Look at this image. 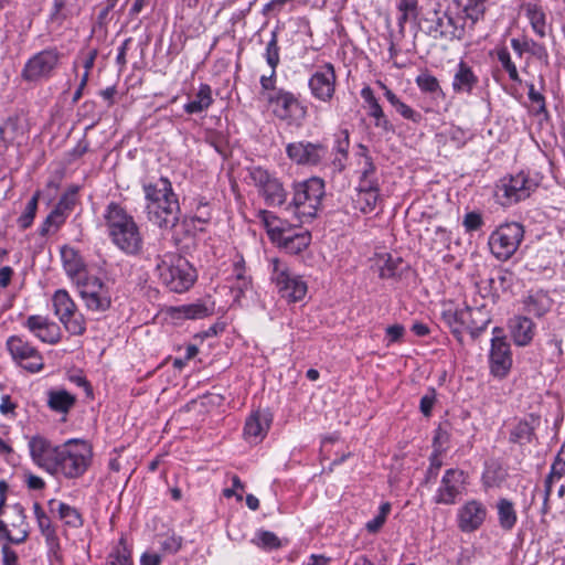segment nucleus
Returning a JSON list of instances; mask_svg holds the SVG:
<instances>
[{"mask_svg":"<svg viewBox=\"0 0 565 565\" xmlns=\"http://www.w3.org/2000/svg\"><path fill=\"white\" fill-rule=\"evenodd\" d=\"M487 0H443L418 18L422 32L433 40H461L466 29L483 19Z\"/></svg>","mask_w":565,"mask_h":565,"instance_id":"nucleus-1","label":"nucleus"},{"mask_svg":"<svg viewBox=\"0 0 565 565\" xmlns=\"http://www.w3.org/2000/svg\"><path fill=\"white\" fill-rule=\"evenodd\" d=\"M146 213L150 223L160 228H173L180 220V204L170 180L166 177L145 183Z\"/></svg>","mask_w":565,"mask_h":565,"instance_id":"nucleus-2","label":"nucleus"},{"mask_svg":"<svg viewBox=\"0 0 565 565\" xmlns=\"http://www.w3.org/2000/svg\"><path fill=\"white\" fill-rule=\"evenodd\" d=\"M103 218L110 242L124 254L137 256L143 248V236L134 216L117 202H109Z\"/></svg>","mask_w":565,"mask_h":565,"instance_id":"nucleus-3","label":"nucleus"},{"mask_svg":"<svg viewBox=\"0 0 565 565\" xmlns=\"http://www.w3.org/2000/svg\"><path fill=\"white\" fill-rule=\"evenodd\" d=\"M156 271L160 281L177 294L188 291L198 278L196 270L190 262L171 252L157 256Z\"/></svg>","mask_w":565,"mask_h":565,"instance_id":"nucleus-4","label":"nucleus"},{"mask_svg":"<svg viewBox=\"0 0 565 565\" xmlns=\"http://www.w3.org/2000/svg\"><path fill=\"white\" fill-rule=\"evenodd\" d=\"M92 459L90 446L82 439H70L58 445L51 475L74 479L85 473Z\"/></svg>","mask_w":565,"mask_h":565,"instance_id":"nucleus-5","label":"nucleus"},{"mask_svg":"<svg viewBox=\"0 0 565 565\" xmlns=\"http://www.w3.org/2000/svg\"><path fill=\"white\" fill-rule=\"evenodd\" d=\"M324 181L312 177L294 185L292 201L286 206L287 211L296 214L301 222L316 216L324 196Z\"/></svg>","mask_w":565,"mask_h":565,"instance_id":"nucleus-6","label":"nucleus"},{"mask_svg":"<svg viewBox=\"0 0 565 565\" xmlns=\"http://www.w3.org/2000/svg\"><path fill=\"white\" fill-rule=\"evenodd\" d=\"M541 178L537 174L520 171L501 178L495 185V199L502 206H511L523 201L537 189Z\"/></svg>","mask_w":565,"mask_h":565,"instance_id":"nucleus-7","label":"nucleus"},{"mask_svg":"<svg viewBox=\"0 0 565 565\" xmlns=\"http://www.w3.org/2000/svg\"><path fill=\"white\" fill-rule=\"evenodd\" d=\"M267 107L275 118L288 126H301L308 115V108L300 96L285 88L267 96Z\"/></svg>","mask_w":565,"mask_h":565,"instance_id":"nucleus-8","label":"nucleus"},{"mask_svg":"<svg viewBox=\"0 0 565 565\" xmlns=\"http://www.w3.org/2000/svg\"><path fill=\"white\" fill-rule=\"evenodd\" d=\"M524 238V227L518 222H509L498 226L489 236L488 245L491 254L501 262L510 259Z\"/></svg>","mask_w":565,"mask_h":565,"instance_id":"nucleus-9","label":"nucleus"},{"mask_svg":"<svg viewBox=\"0 0 565 565\" xmlns=\"http://www.w3.org/2000/svg\"><path fill=\"white\" fill-rule=\"evenodd\" d=\"M63 53L49 47L32 55L21 71V77L29 83H39L53 77L61 65Z\"/></svg>","mask_w":565,"mask_h":565,"instance_id":"nucleus-10","label":"nucleus"},{"mask_svg":"<svg viewBox=\"0 0 565 565\" xmlns=\"http://www.w3.org/2000/svg\"><path fill=\"white\" fill-rule=\"evenodd\" d=\"M270 267L271 281L282 298L290 302H297L305 298L308 287L301 276L294 274L288 265L279 258H271Z\"/></svg>","mask_w":565,"mask_h":565,"instance_id":"nucleus-11","label":"nucleus"},{"mask_svg":"<svg viewBox=\"0 0 565 565\" xmlns=\"http://www.w3.org/2000/svg\"><path fill=\"white\" fill-rule=\"evenodd\" d=\"M247 173L267 205L280 206L287 202L288 192L275 173L260 166L247 168Z\"/></svg>","mask_w":565,"mask_h":565,"instance_id":"nucleus-12","label":"nucleus"},{"mask_svg":"<svg viewBox=\"0 0 565 565\" xmlns=\"http://www.w3.org/2000/svg\"><path fill=\"white\" fill-rule=\"evenodd\" d=\"M52 302L54 313L57 316L67 332L72 335H82L85 333V318L77 310V306L66 290H56L53 295Z\"/></svg>","mask_w":565,"mask_h":565,"instance_id":"nucleus-13","label":"nucleus"},{"mask_svg":"<svg viewBox=\"0 0 565 565\" xmlns=\"http://www.w3.org/2000/svg\"><path fill=\"white\" fill-rule=\"evenodd\" d=\"M469 483V476L459 468L447 469L440 480L433 501L436 504L452 505L461 498Z\"/></svg>","mask_w":565,"mask_h":565,"instance_id":"nucleus-14","label":"nucleus"},{"mask_svg":"<svg viewBox=\"0 0 565 565\" xmlns=\"http://www.w3.org/2000/svg\"><path fill=\"white\" fill-rule=\"evenodd\" d=\"M0 519V537H4L13 544L26 541L30 526L26 522L25 510L20 503L8 505Z\"/></svg>","mask_w":565,"mask_h":565,"instance_id":"nucleus-15","label":"nucleus"},{"mask_svg":"<svg viewBox=\"0 0 565 565\" xmlns=\"http://www.w3.org/2000/svg\"><path fill=\"white\" fill-rule=\"evenodd\" d=\"M12 360L30 373L40 372L44 367L41 353L35 347L20 335H11L6 342Z\"/></svg>","mask_w":565,"mask_h":565,"instance_id":"nucleus-16","label":"nucleus"},{"mask_svg":"<svg viewBox=\"0 0 565 565\" xmlns=\"http://www.w3.org/2000/svg\"><path fill=\"white\" fill-rule=\"evenodd\" d=\"M85 306L90 311L103 312L110 308L111 298L106 285L97 277L87 276L76 282Z\"/></svg>","mask_w":565,"mask_h":565,"instance_id":"nucleus-17","label":"nucleus"},{"mask_svg":"<svg viewBox=\"0 0 565 565\" xmlns=\"http://www.w3.org/2000/svg\"><path fill=\"white\" fill-rule=\"evenodd\" d=\"M337 74L333 64L327 62L317 67L308 79L311 96L322 103H330L335 94Z\"/></svg>","mask_w":565,"mask_h":565,"instance_id":"nucleus-18","label":"nucleus"},{"mask_svg":"<svg viewBox=\"0 0 565 565\" xmlns=\"http://www.w3.org/2000/svg\"><path fill=\"white\" fill-rule=\"evenodd\" d=\"M287 157L298 166L317 167L328 154V147L322 142L294 141L286 146Z\"/></svg>","mask_w":565,"mask_h":565,"instance_id":"nucleus-19","label":"nucleus"},{"mask_svg":"<svg viewBox=\"0 0 565 565\" xmlns=\"http://www.w3.org/2000/svg\"><path fill=\"white\" fill-rule=\"evenodd\" d=\"M488 516L486 504L477 499L467 500L461 504L456 513V523L462 533H472L478 531Z\"/></svg>","mask_w":565,"mask_h":565,"instance_id":"nucleus-20","label":"nucleus"},{"mask_svg":"<svg viewBox=\"0 0 565 565\" xmlns=\"http://www.w3.org/2000/svg\"><path fill=\"white\" fill-rule=\"evenodd\" d=\"M490 350V370L497 377H504L511 369L512 356L510 344L502 335V330L498 327L493 329Z\"/></svg>","mask_w":565,"mask_h":565,"instance_id":"nucleus-21","label":"nucleus"},{"mask_svg":"<svg viewBox=\"0 0 565 565\" xmlns=\"http://www.w3.org/2000/svg\"><path fill=\"white\" fill-rule=\"evenodd\" d=\"M32 461L51 475L54 461H56L58 445H53L43 436L35 435L28 443Z\"/></svg>","mask_w":565,"mask_h":565,"instance_id":"nucleus-22","label":"nucleus"},{"mask_svg":"<svg viewBox=\"0 0 565 565\" xmlns=\"http://www.w3.org/2000/svg\"><path fill=\"white\" fill-rule=\"evenodd\" d=\"M81 12L79 0H53L47 24L51 32L66 29Z\"/></svg>","mask_w":565,"mask_h":565,"instance_id":"nucleus-23","label":"nucleus"},{"mask_svg":"<svg viewBox=\"0 0 565 565\" xmlns=\"http://www.w3.org/2000/svg\"><path fill=\"white\" fill-rule=\"evenodd\" d=\"M380 198V185L358 183L351 194V207L354 212L367 214L374 211Z\"/></svg>","mask_w":565,"mask_h":565,"instance_id":"nucleus-24","label":"nucleus"},{"mask_svg":"<svg viewBox=\"0 0 565 565\" xmlns=\"http://www.w3.org/2000/svg\"><path fill=\"white\" fill-rule=\"evenodd\" d=\"M24 326L42 342L55 344L60 341L61 332L58 326L46 317L39 315L30 316Z\"/></svg>","mask_w":565,"mask_h":565,"instance_id":"nucleus-25","label":"nucleus"},{"mask_svg":"<svg viewBox=\"0 0 565 565\" xmlns=\"http://www.w3.org/2000/svg\"><path fill=\"white\" fill-rule=\"evenodd\" d=\"M541 424V417L536 414H529L520 419L510 430L509 441L518 445L531 444L535 438V430Z\"/></svg>","mask_w":565,"mask_h":565,"instance_id":"nucleus-26","label":"nucleus"},{"mask_svg":"<svg viewBox=\"0 0 565 565\" xmlns=\"http://www.w3.org/2000/svg\"><path fill=\"white\" fill-rule=\"evenodd\" d=\"M231 281L232 292L235 294L234 299L238 301L245 294L252 289V278L246 273L245 259L241 254H236L233 259Z\"/></svg>","mask_w":565,"mask_h":565,"instance_id":"nucleus-27","label":"nucleus"},{"mask_svg":"<svg viewBox=\"0 0 565 565\" xmlns=\"http://www.w3.org/2000/svg\"><path fill=\"white\" fill-rule=\"evenodd\" d=\"M61 259L66 275L75 282L87 277L86 265L79 252L70 246L61 248Z\"/></svg>","mask_w":565,"mask_h":565,"instance_id":"nucleus-28","label":"nucleus"},{"mask_svg":"<svg viewBox=\"0 0 565 565\" xmlns=\"http://www.w3.org/2000/svg\"><path fill=\"white\" fill-rule=\"evenodd\" d=\"M311 241V235L308 231L287 227L286 231L278 236L275 242L279 247L284 248L289 254H299L305 250Z\"/></svg>","mask_w":565,"mask_h":565,"instance_id":"nucleus-29","label":"nucleus"},{"mask_svg":"<svg viewBox=\"0 0 565 565\" xmlns=\"http://www.w3.org/2000/svg\"><path fill=\"white\" fill-rule=\"evenodd\" d=\"M271 418L267 412L256 411L247 417L244 426V436L250 443L263 440L270 427Z\"/></svg>","mask_w":565,"mask_h":565,"instance_id":"nucleus-30","label":"nucleus"},{"mask_svg":"<svg viewBox=\"0 0 565 565\" xmlns=\"http://www.w3.org/2000/svg\"><path fill=\"white\" fill-rule=\"evenodd\" d=\"M33 512L41 534L45 537V543L51 553H56L61 545L56 534L55 526L52 524L50 516L43 510L39 502L33 503Z\"/></svg>","mask_w":565,"mask_h":565,"instance_id":"nucleus-31","label":"nucleus"},{"mask_svg":"<svg viewBox=\"0 0 565 565\" xmlns=\"http://www.w3.org/2000/svg\"><path fill=\"white\" fill-rule=\"evenodd\" d=\"M479 84V77L473 70L463 61H461L455 70L451 87L456 94L470 95L475 87Z\"/></svg>","mask_w":565,"mask_h":565,"instance_id":"nucleus-32","label":"nucleus"},{"mask_svg":"<svg viewBox=\"0 0 565 565\" xmlns=\"http://www.w3.org/2000/svg\"><path fill=\"white\" fill-rule=\"evenodd\" d=\"M361 97L369 106V116L374 118V126L381 128L385 132H393L394 127L384 114L382 106L374 96L373 89L365 86L361 89Z\"/></svg>","mask_w":565,"mask_h":565,"instance_id":"nucleus-33","label":"nucleus"},{"mask_svg":"<svg viewBox=\"0 0 565 565\" xmlns=\"http://www.w3.org/2000/svg\"><path fill=\"white\" fill-rule=\"evenodd\" d=\"M465 324L463 330L467 329L472 338L479 337L488 327L491 319L483 308L465 307Z\"/></svg>","mask_w":565,"mask_h":565,"instance_id":"nucleus-34","label":"nucleus"},{"mask_svg":"<svg viewBox=\"0 0 565 565\" xmlns=\"http://www.w3.org/2000/svg\"><path fill=\"white\" fill-rule=\"evenodd\" d=\"M533 32L541 39L547 35V17L542 6L527 2L522 6Z\"/></svg>","mask_w":565,"mask_h":565,"instance_id":"nucleus-35","label":"nucleus"},{"mask_svg":"<svg viewBox=\"0 0 565 565\" xmlns=\"http://www.w3.org/2000/svg\"><path fill=\"white\" fill-rule=\"evenodd\" d=\"M510 328L513 341L519 347L527 345L534 337L535 324L527 317L519 316L513 318L510 322Z\"/></svg>","mask_w":565,"mask_h":565,"instance_id":"nucleus-36","label":"nucleus"},{"mask_svg":"<svg viewBox=\"0 0 565 565\" xmlns=\"http://www.w3.org/2000/svg\"><path fill=\"white\" fill-rule=\"evenodd\" d=\"M212 313L213 307L206 306L201 301L171 307L169 309V315L172 319H203Z\"/></svg>","mask_w":565,"mask_h":565,"instance_id":"nucleus-37","label":"nucleus"},{"mask_svg":"<svg viewBox=\"0 0 565 565\" xmlns=\"http://www.w3.org/2000/svg\"><path fill=\"white\" fill-rule=\"evenodd\" d=\"M523 303L529 313L541 318L551 310L553 299L550 297L547 291L536 290L531 291L524 299Z\"/></svg>","mask_w":565,"mask_h":565,"instance_id":"nucleus-38","label":"nucleus"},{"mask_svg":"<svg viewBox=\"0 0 565 565\" xmlns=\"http://www.w3.org/2000/svg\"><path fill=\"white\" fill-rule=\"evenodd\" d=\"M213 103L214 98L211 86L202 83L200 84L194 98L184 104L183 109L189 115L200 114L207 110Z\"/></svg>","mask_w":565,"mask_h":565,"instance_id":"nucleus-39","label":"nucleus"},{"mask_svg":"<svg viewBox=\"0 0 565 565\" xmlns=\"http://www.w3.org/2000/svg\"><path fill=\"white\" fill-rule=\"evenodd\" d=\"M499 526L507 532L514 529L518 522V513L514 503L507 498H500L495 504Z\"/></svg>","mask_w":565,"mask_h":565,"instance_id":"nucleus-40","label":"nucleus"},{"mask_svg":"<svg viewBox=\"0 0 565 565\" xmlns=\"http://www.w3.org/2000/svg\"><path fill=\"white\" fill-rule=\"evenodd\" d=\"M49 507L52 512H57L58 518L68 526L77 529L84 523L79 511L64 502H58L55 499L49 501Z\"/></svg>","mask_w":565,"mask_h":565,"instance_id":"nucleus-41","label":"nucleus"},{"mask_svg":"<svg viewBox=\"0 0 565 565\" xmlns=\"http://www.w3.org/2000/svg\"><path fill=\"white\" fill-rule=\"evenodd\" d=\"M76 397L66 390H54L49 392V407L61 414L68 413L75 405Z\"/></svg>","mask_w":565,"mask_h":565,"instance_id":"nucleus-42","label":"nucleus"},{"mask_svg":"<svg viewBox=\"0 0 565 565\" xmlns=\"http://www.w3.org/2000/svg\"><path fill=\"white\" fill-rule=\"evenodd\" d=\"M465 308H447L441 312V319L449 327L451 333L457 340H462L463 324H465Z\"/></svg>","mask_w":565,"mask_h":565,"instance_id":"nucleus-43","label":"nucleus"},{"mask_svg":"<svg viewBox=\"0 0 565 565\" xmlns=\"http://www.w3.org/2000/svg\"><path fill=\"white\" fill-rule=\"evenodd\" d=\"M258 218L265 226L269 238L274 243L278 239V236H280L286 231V228L289 227L288 224L277 217L273 212L266 210H260L258 212Z\"/></svg>","mask_w":565,"mask_h":565,"instance_id":"nucleus-44","label":"nucleus"},{"mask_svg":"<svg viewBox=\"0 0 565 565\" xmlns=\"http://www.w3.org/2000/svg\"><path fill=\"white\" fill-rule=\"evenodd\" d=\"M398 17L397 26L401 36L405 35V26L408 20L418 18V0H398L396 4Z\"/></svg>","mask_w":565,"mask_h":565,"instance_id":"nucleus-45","label":"nucleus"},{"mask_svg":"<svg viewBox=\"0 0 565 565\" xmlns=\"http://www.w3.org/2000/svg\"><path fill=\"white\" fill-rule=\"evenodd\" d=\"M415 83L422 93L429 94L434 98H445V93L439 84V81L428 71L420 73L415 78Z\"/></svg>","mask_w":565,"mask_h":565,"instance_id":"nucleus-46","label":"nucleus"},{"mask_svg":"<svg viewBox=\"0 0 565 565\" xmlns=\"http://www.w3.org/2000/svg\"><path fill=\"white\" fill-rule=\"evenodd\" d=\"M106 565H132L131 548L124 536L119 539L117 545L109 553Z\"/></svg>","mask_w":565,"mask_h":565,"instance_id":"nucleus-47","label":"nucleus"},{"mask_svg":"<svg viewBox=\"0 0 565 565\" xmlns=\"http://www.w3.org/2000/svg\"><path fill=\"white\" fill-rule=\"evenodd\" d=\"M379 264V276L382 279H391L399 276L403 260L401 257H394L391 254L381 256Z\"/></svg>","mask_w":565,"mask_h":565,"instance_id":"nucleus-48","label":"nucleus"},{"mask_svg":"<svg viewBox=\"0 0 565 565\" xmlns=\"http://www.w3.org/2000/svg\"><path fill=\"white\" fill-rule=\"evenodd\" d=\"M359 154L364 158V166L361 171L359 183L364 184L365 182L366 184L380 185L375 175L376 168L372 158L369 156L367 148L364 145H359Z\"/></svg>","mask_w":565,"mask_h":565,"instance_id":"nucleus-49","label":"nucleus"},{"mask_svg":"<svg viewBox=\"0 0 565 565\" xmlns=\"http://www.w3.org/2000/svg\"><path fill=\"white\" fill-rule=\"evenodd\" d=\"M192 212H193V220L206 224L212 218V204L211 202L205 198L198 195L192 199L191 202Z\"/></svg>","mask_w":565,"mask_h":565,"instance_id":"nucleus-50","label":"nucleus"},{"mask_svg":"<svg viewBox=\"0 0 565 565\" xmlns=\"http://www.w3.org/2000/svg\"><path fill=\"white\" fill-rule=\"evenodd\" d=\"M79 188L77 185L70 186L58 199L54 210L68 217L77 203V193Z\"/></svg>","mask_w":565,"mask_h":565,"instance_id":"nucleus-51","label":"nucleus"},{"mask_svg":"<svg viewBox=\"0 0 565 565\" xmlns=\"http://www.w3.org/2000/svg\"><path fill=\"white\" fill-rule=\"evenodd\" d=\"M66 220L67 217L53 209L38 228L39 235L46 237L50 234L56 233L65 224Z\"/></svg>","mask_w":565,"mask_h":565,"instance_id":"nucleus-52","label":"nucleus"},{"mask_svg":"<svg viewBox=\"0 0 565 565\" xmlns=\"http://www.w3.org/2000/svg\"><path fill=\"white\" fill-rule=\"evenodd\" d=\"M40 196H41L40 191H36L32 195V198L29 200V202L26 203L25 209L22 212V214L18 217L17 223H18L20 230L25 231L32 226L33 221L36 215Z\"/></svg>","mask_w":565,"mask_h":565,"instance_id":"nucleus-53","label":"nucleus"},{"mask_svg":"<svg viewBox=\"0 0 565 565\" xmlns=\"http://www.w3.org/2000/svg\"><path fill=\"white\" fill-rule=\"evenodd\" d=\"M438 439H439V435H437L434 439L435 449L429 457V467L427 468V471H426L425 483H428L431 480H435L438 476L439 469L443 466V460H441L443 449L440 448V446H437Z\"/></svg>","mask_w":565,"mask_h":565,"instance_id":"nucleus-54","label":"nucleus"},{"mask_svg":"<svg viewBox=\"0 0 565 565\" xmlns=\"http://www.w3.org/2000/svg\"><path fill=\"white\" fill-rule=\"evenodd\" d=\"M497 57L503 70L509 74V78L514 83H521L518 68L511 58L509 50L504 46L499 47L497 50Z\"/></svg>","mask_w":565,"mask_h":565,"instance_id":"nucleus-55","label":"nucleus"},{"mask_svg":"<svg viewBox=\"0 0 565 565\" xmlns=\"http://www.w3.org/2000/svg\"><path fill=\"white\" fill-rule=\"evenodd\" d=\"M526 86L529 88L527 97L531 100V103L535 106L534 115L544 116V118L547 119L550 114L546 107L545 97L543 96V94L535 89L534 84L530 83Z\"/></svg>","mask_w":565,"mask_h":565,"instance_id":"nucleus-56","label":"nucleus"},{"mask_svg":"<svg viewBox=\"0 0 565 565\" xmlns=\"http://www.w3.org/2000/svg\"><path fill=\"white\" fill-rule=\"evenodd\" d=\"M254 542L257 546L267 551L277 550L281 546L279 537L270 531H259Z\"/></svg>","mask_w":565,"mask_h":565,"instance_id":"nucleus-57","label":"nucleus"},{"mask_svg":"<svg viewBox=\"0 0 565 565\" xmlns=\"http://www.w3.org/2000/svg\"><path fill=\"white\" fill-rule=\"evenodd\" d=\"M265 58L267 64L276 70L279 64V46H278V35L275 31L271 32L270 40L268 41L265 50Z\"/></svg>","mask_w":565,"mask_h":565,"instance_id":"nucleus-58","label":"nucleus"},{"mask_svg":"<svg viewBox=\"0 0 565 565\" xmlns=\"http://www.w3.org/2000/svg\"><path fill=\"white\" fill-rule=\"evenodd\" d=\"M183 539L175 534L162 536L160 540V550L163 554H175L182 546Z\"/></svg>","mask_w":565,"mask_h":565,"instance_id":"nucleus-59","label":"nucleus"},{"mask_svg":"<svg viewBox=\"0 0 565 565\" xmlns=\"http://www.w3.org/2000/svg\"><path fill=\"white\" fill-rule=\"evenodd\" d=\"M259 83L262 87L260 95L266 102L267 96H269L273 92L279 90V88L276 87V70L274 68H271V73L268 76L262 75Z\"/></svg>","mask_w":565,"mask_h":565,"instance_id":"nucleus-60","label":"nucleus"},{"mask_svg":"<svg viewBox=\"0 0 565 565\" xmlns=\"http://www.w3.org/2000/svg\"><path fill=\"white\" fill-rule=\"evenodd\" d=\"M436 403V391L429 387L427 392L422 396L419 402V409L425 417H429L433 412V407Z\"/></svg>","mask_w":565,"mask_h":565,"instance_id":"nucleus-61","label":"nucleus"},{"mask_svg":"<svg viewBox=\"0 0 565 565\" xmlns=\"http://www.w3.org/2000/svg\"><path fill=\"white\" fill-rule=\"evenodd\" d=\"M462 225L466 232H475L480 230L483 225L481 213L475 211L466 213L463 216Z\"/></svg>","mask_w":565,"mask_h":565,"instance_id":"nucleus-62","label":"nucleus"},{"mask_svg":"<svg viewBox=\"0 0 565 565\" xmlns=\"http://www.w3.org/2000/svg\"><path fill=\"white\" fill-rule=\"evenodd\" d=\"M447 138L457 147H463L468 140L467 131L460 127L452 126L447 131Z\"/></svg>","mask_w":565,"mask_h":565,"instance_id":"nucleus-63","label":"nucleus"},{"mask_svg":"<svg viewBox=\"0 0 565 565\" xmlns=\"http://www.w3.org/2000/svg\"><path fill=\"white\" fill-rule=\"evenodd\" d=\"M395 109L403 118L418 124L422 120V115L403 102Z\"/></svg>","mask_w":565,"mask_h":565,"instance_id":"nucleus-64","label":"nucleus"}]
</instances>
